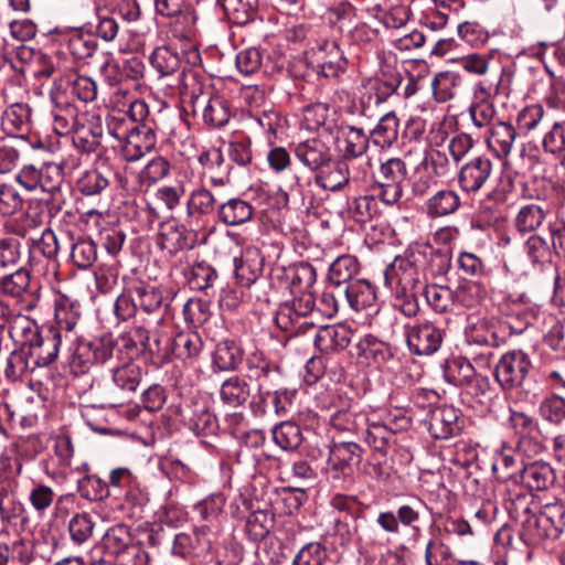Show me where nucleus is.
<instances>
[{"label":"nucleus","instance_id":"f257e3e1","mask_svg":"<svg viewBox=\"0 0 565 565\" xmlns=\"http://www.w3.org/2000/svg\"><path fill=\"white\" fill-rule=\"evenodd\" d=\"M127 116L134 122L124 127V117L111 116L108 122L109 134L125 141L124 151L129 161H136L156 148L158 134L167 128L169 111L158 105L150 106L143 99L129 102Z\"/></svg>","mask_w":565,"mask_h":565},{"label":"nucleus","instance_id":"f03ea898","mask_svg":"<svg viewBox=\"0 0 565 565\" xmlns=\"http://www.w3.org/2000/svg\"><path fill=\"white\" fill-rule=\"evenodd\" d=\"M384 280L394 297V307L407 318L415 317L419 311L418 295L426 285L418 266L408 258L396 257L386 267Z\"/></svg>","mask_w":565,"mask_h":565},{"label":"nucleus","instance_id":"7ed1b4c3","mask_svg":"<svg viewBox=\"0 0 565 565\" xmlns=\"http://www.w3.org/2000/svg\"><path fill=\"white\" fill-rule=\"evenodd\" d=\"M142 380L141 367L132 362H124L111 369V383L95 391L99 406L115 408L130 403Z\"/></svg>","mask_w":565,"mask_h":565},{"label":"nucleus","instance_id":"20e7f679","mask_svg":"<svg viewBox=\"0 0 565 565\" xmlns=\"http://www.w3.org/2000/svg\"><path fill=\"white\" fill-rule=\"evenodd\" d=\"M68 363L75 374H85L94 365H103L113 360L117 342L111 335H104L92 342H86L76 337L74 343H68Z\"/></svg>","mask_w":565,"mask_h":565},{"label":"nucleus","instance_id":"39448f33","mask_svg":"<svg viewBox=\"0 0 565 565\" xmlns=\"http://www.w3.org/2000/svg\"><path fill=\"white\" fill-rule=\"evenodd\" d=\"M565 527V508L558 503H547L537 509L520 537L526 545H537L544 540H556Z\"/></svg>","mask_w":565,"mask_h":565},{"label":"nucleus","instance_id":"423d86ee","mask_svg":"<svg viewBox=\"0 0 565 565\" xmlns=\"http://www.w3.org/2000/svg\"><path fill=\"white\" fill-rule=\"evenodd\" d=\"M532 369L527 353L516 349L505 352L494 367V380L503 392L524 388L526 377Z\"/></svg>","mask_w":565,"mask_h":565},{"label":"nucleus","instance_id":"0eeeda50","mask_svg":"<svg viewBox=\"0 0 565 565\" xmlns=\"http://www.w3.org/2000/svg\"><path fill=\"white\" fill-rule=\"evenodd\" d=\"M363 457L362 447L354 441H333L329 445L324 472L332 481L351 477Z\"/></svg>","mask_w":565,"mask_h":565},{"label":"nucleus","instance_id":"6e6552de","mask_svg":"<svg viewBox=\"0 0 565 565\" xmlns=\"http://www.w3.org/2000/svg\"><path fill=\"white\" fill-rule=\"evenodd\" d=\"M190 92L193 113L201 110L204 122L214 128L224 127L232 117V109L228 100L211 92H203L201 85L195 82Z\"/></svg>","mask_w":565,"mask_h":565},{"label":"nucleus","instance_id":"1a4fd4ad","mask_svg":"<svg viewBox=\"0 0 565 565\" xmlns=\"http://www.w3.org/2000/svg\"><path fill=\"white\" fill-rule=\"evenodd\" d=\"M156 12L171 20L172 33L179 39H191L194 35L196 15L185 0H154Z\"/></svg>","mask_w":565,"mask_h":565},{"label":"nucleus","instance_id":"9d476101","mask_svg":"<svg viewBox=\"0 0 565 565\" xmlns=\"http://www.w3.org/2000/svg\"><path fill=\"white\" fill-rule=\"evenodd\" d=\"M444 329L430 321L406 328L407 345L416 355H430L437 352L444 341Z\"/></svg>","mask_w":565,"mask_h":565},{"label":"nucleus","instance_id":"9b49d317","mask_svg":"<svg viewBox=\"0 0 565 565\" xmlns=\"http://www.w3.org/2000/svg\"><path fill=\"white\" fill-rule=\"evenodd\" d=\"M181 422L195 435H213L218 425L216 417L203 401L186 399L178 409Z\"/></svg>","mask_w":565,"mask_h":565},{"label":"nucleus","instance_id":"f8f14e48","mask_svg":"<svg viewBox=\"0 0 565 565\" xmlns=\"http://www.w3.org/2000/svg\"><path fill=\"white\" fill-rule=\"evenodd\" d=\"M249 380L256 382L258 401L250 403V409L256 416L266 415V395L270 393L274 387L281 386L285 383V376L281 367L270 361L260 367L255 369L248 373Z\"/></svg>","mask_w":565,"mask_h":565},{"label":"nucleus","instance_id":"ddd939ff","mask_svg":"<svg viewBox=\"0 0 565 565\" xmlns=\"http://www.w3.org/2000/svg\"><path fill=\"white\" fill-rule=\"evenodd\" d=\"M465 420L460 409L440 405L429 412L428 430L435 439H449L463 429Z\"/></svg>","mask_w":565,"mask_h":565},{"label":"nucleus","instance_id":"4468645a","mask_svg":"<svg viewBox=\"0 0 565 565\" xmlns=\"http://www.w3.org/2000/svg\"><path fill=\"white\" fill-rule=\"evenodd\" d=\"M212 548L211 531L207 525L196 526L192 532L174 536L172 554L182 558L205 556Z\"/></svg>","mask_w":565,"mask_h":565},{"label":"nucleus","instance_id":"2eb2a0df","mask_svg":"<svg viewBox=\"0 0 565 565\" xmlns=\"http://www.w3.org/2000/svg\"><path fill=\"white\" fill-rule=\"evenodd\" d=\"M51 100L53 104L51 110L53 130L60 136L71 134L81 120L88 116V114L78 113L77 107L70 100L65 92H51Z\"/></svg>","mask_w":565,"mask_h":565},{"label":"nucleus","instance_id":"dca6fc26","mask_svg":"<svg viewBox=\"0 0 565 565\" xmlns=\"http://www.w3.org/2000/svg\"><path fill=\"white\" fill-rule=\"evenodd\" d=\"M492 170V161L486 156L469 160L459 170V188L468 195L477 194L489 181Z\"/></svg>","mask_w":565,"mask_h":565},{"label":"nucleus","instance_id":"f3484780","mask_svg":"<svg viewBox=\"0 0 565 565\" xmlns=\"http://www.w3.org/2000/svg\"><path fill=\"white\" fill-rule=\"evenodd\" d=\"M507 424L518 437L515 443V450L518 452L530 456L531 454H539L542 450V445L531 436L536 427V423L532 416L524 412L510 408Z\"/></svg>","mask_w":565,"mask_h":565},{"label":"nucleus","instance_id":"a211bd4d","mask_svg":"<svg viewBox=\"0 0 565 565\" xmlns=\"http://www.w3.org/2000/svg\"><path fill=\"white\" fill-rule=\"evenodd\" d=\"M157 245L173 256L179 252L192 249L195 246V234L183 224L167 222L160 226Z\"/></svg>","mask_w":565,"mask_h":565},{"label":"nucleus","instance_id":"6ab92c4d","mask_svg":"<svg viewBox=\"0 0 565 565\" xmlns=\"http://www.w3.org/2000/svg\"><path fill=\"white\" fill-rule=\"evenodd\" d=\"M315 57L321 74L326 77H338L348 66V60L335 41H320L317 44Z\"/></svg>","mask_w":565,"mask_h":565},{"label":"nucleus","instance_id":"aec40b11","mask_svg":"<svg viewBox=\"0 0 565 565\" xmlns=\"http://www.w3.org/2000/svg\"><path fill=\"white\" fill-rule=\"evenodd\" d=\"M353 332L344 323L320 327L315 334V345L323 353H334L348 348Z\"/></svg>","mask_w":565,"mask_h":565},{"label":"nucleus","instance_id":"412c9836","mask_svg":"<svg viewBox=\"0 0 565 565\" xmlns=\"http://www.w3.org/2000/svg\"><path fill=\"white\" fill-rule=\"evenodd\" d=\"M294 152L296 158L311 171L322 169L331 163L332 159L330 148L319 138H311L297 143Z\"/></svg>","mask_w":565,"mask_h":565},{"label":"nucleus","instance_id":"4be33fe9","mask_svg":"<svg viewBox=\"0 0 565 565\" xmlns=\"http://www.w3.org/2000/svg\"><path fill=\"white\" fill-rule=\"evenodd\" d=\"M63 343H65V339L57 331L49 328L43 330L30 348L38 367H45L53 363L57 359Z\"/></svg>","mask_w":565,"mask_h":565},{"label":"nucleus","instance_id":"5701e85b","mask_svg":"<svg viewBox=\"0 0 565 565\" xmlns=\"http://www.w3.org/2000/svg\"><path fill=\"white\" fill-rule=\"evenodd\" d=\"M393 420L388 417L385 422L367 418L365 441L383 455L397 444V429L392 426Z\"/></svg>","mask_w":565,"mask_h":565},{"label":"nucleus","instance_id":"b1692460","mask_svg":"<svg viewBox=\"0 0 565 565\" xmlns=\"http://www.w3.org/2000/svg\"><path fill=\"white\" fill-rule=\"evenodd\" d=\"M54 317L55 324L50 326L49 329L57 331L65 339V343H74L78 337L75 332L81 317L78 306L63 299L56 303Z\"/></svg>","mask_w":565,"mask_h":565},{"label":"nucleus","instance_id":"393cba45","mask_svg":"<svg viewBox=\"0 0 565 565\" xmlns=\"http://www.w3.org/2000/svg\"><path fill=\"white\" fill-rule=\"evenodd\" d=\"M71 134L76 149L86 153L94 152L100 145L103 134L99 117L88 115Z\"/></svg>","mask_w":565,"mask_h":565},{"label":"nucleus","instance_id":"a878e982","mask_svg":"<svg viewBox=\"0 0 565 565\" xmlns=\"http://www.w3.org/2000/svg\"><path fill=\"white\" fill-rule=\"evenodd\" d=\"M465 335L468 343L484 347H499L504 341V338L499 334L495 322L487 318L470 320Z\"/></svg>","mask_w":565,"mask_h":565},{"label":"nucleus","instance_id":"bb28decb","mask_svg":"<svg viewBox=\"0 0 565 565\" xmlns=\"http://www.w3.org/2000/svg\"><path fill=\"white\" fill-rule=\"evenodd\" d=\"M254 207L241 198H231L217 206V221L226 226H239L253 218Z\"/></svg>","mask_w":565,"mask_h":565},{"label":"nucleus","instance_id":"cd10ccee","mask_svg":"<svg viewBox=\"0 0 565 565\" xmlns=\"http://www.w3.org/2000/svg\"><path fill=\"white\" fill-rule=\"evenodd\" d=\"M265 259L259 249L247 248L235 265V276L239 285L249 287L263 275Z\"/></svg>","mask_w":565,"mask_h":565},{"label":"nucleus","instance_id":"c85d7f7f","mask_svg":"<svg viewBox=\"0 0 565 565\" xmlns=\"http://www.w3.org/2000/svg\"><path fill=\"white\" fill-rule=\"evenodd\" d=\"M218 198L205 185L194 189L186 201V215L190 218H202L204 216L216 215Z\"/></svg>","mask_w":565,"mask_h":565},{"label":"nucleus","instance_id":"c756f323","mask_svg":"<svg viewBox=\"0 0 565 565\" xmlns=\"http://www.w3.org/2000/svg\"><path fill=\"white\" fill-rule=\"evenodd\" d=\"M521 481L530 490L545 491L555 482V472L545 461H534L521 469Z\"/></svg>","mask_w":565,"mask_h":565},{"label":"nucleus","instance_id":"7c9ffc66","mask_svg":"<svg viewBox=\"0 0 565 565\" xmlns=\"http://www.w3.org/2000/svg\"><path fill=\"white\" fill-rule=\"evenodd\" d=\"M487 132V146L498 158L510 154L516 138L515 128L510 122L498 121Z\"/></svg>","mask_w":565,"mask_h":565},{"label":"nucleus","instance_id":"2f4dec72","mask_svg":"<svg viewBox=\"0 0 565 565\" xmlns=\"http://www.w3.org/2000/svg\"><path fill=\"white\" fill-rule=\"evenodd\" d=\"M343 303L354 311L366 309L376 300L375 288L364 279H356L342 288Z\"/></svg>","mask_w":565,"mask_h":565},{"label":"nucleus","instance_id":"473e14b6","mask_svg":"<svg viewBox=\"0 0 565 565\" xmlns=\"http://www.w3.org/2000/svg\"><path fill=\"white\" fill-rule=\"evenodd\" d=\"M461 205L459 194L454 190H439L425 202V212L430 218L456 213Z\"/></svg>","mask_w":565,"mask_h":565},{"label":"nucleus","instance_id":"72a5a7b5","mask_svg":"<svg viewBox=\"0 0 565 565\" xmlns=\"http://www.w3.org/2000/svg\"><path fill=\"white\" fill-rule=\"evenodd\" d=\"M360 271V264L352 255L339 256L329 268L328 280L331 286L344 288L355 281L354 277Z\"/></svg>","mask_w":565,"mask_h":565},{"label":"nucleus","instance_id":"f704fd0d","mask_svg":"<svg viewBox=\"0 0 565 565\" xmlns=\"http://www.w3.org/2000/svg\"><path fill=\"white\" fill-rule=\"evenodd\" d=\"M339 138L342 139L341 151L344 159H355L363 156L370 142V137L362 128L355 126H342L339 129Z\"/></svg>","mask_w":565,"mask_h":565},{"label":"nucleus","instance_id":"c9c22d12","mask_svg":"<svg viewBox=\"0 0 565 565\" xmlns=\"http://www.w3.org/2000/svg\"><path fill=\"white\" fill-rule=\"evenodd\" d=\"M42 332L43 331L40 330L35 320L24 315H17L11 320V326L9 328L10 338L13 340L15 345L18 348L25 349L32 348V344Z\"/></svg>","mask_w":565,"mask_h":565},{"label":"nucleus","instance_id":"e433bc0d","mask_svg":"<svg viewBox=\"0 0 565 565\" xmlns=\"http://www.w3.org/2000/svg\"><path fill=\"white\" fill-rule=\"evenodd\" d=\"M505 508L511 519L520 524V531H525L539 509V504L531 494L514 493L507 501Z\"/></svg>","mask_w":565,"mask_h":565},{"label":"nucleus","instance_id":"4c0bfd02","mask_svg":"<svg viewBox=\"0 0 565 565\" xmlns=\"http://www.w3.org/2000/svg\"><path fill=\"white\" fill-rule=\"evenodd\" d=\"M350 181L349 167L344 161H332L320 169L316 183L329 191H339Z\"/></svg>","mask_w":565,"mask_h":565},{"label":"nucleus","instance_id":"58836bf2","mask_svg":"<svg viewBox=\"0 0 565 565\" xmlns=\"http://www.w3.org/2000/svg\"><path fill=\"white\" fill-rule=\"evenodd\" d=\"M249 396L250 385L246 379L239 375H232L221 384V401L231 407L243 405Z\"/></svg>","mask_w":565,"mask_h":565},{"label":"nucleus","instance_id":"ea45409f","mask_svg":"<svg viewBox=\"0 0 565 565\" xmlns=\"http://www.w3.org/2000/svg\"><path fill=\"white\" fill-rule=\"evenodd\" d=\"M36 369L38 365L33 359L32 351L17 347L8 358L4 374L7 379L18 381Z\"/></svg>","mask_w":565,"mask_h":565},{"label":"nucleus","instance_id":"a19ab883","mask_svg":"<svg viewBox=\"0 0 565 565\" xmlns=\"http://www.w3.org/2000/svg\"><path fill=\"white\" fill-rule=\"evenodd\" d=\"M24 508L18 498L15 484L9 479L0 480V518L10 522L19 518Z\"/></svg>","mask_w":565,"mask_h":565},{"label":"nucleus","instance_id":"79ce46f5","mask_svg":"<svg viewBox=\"0 0 565 565\" xmlns=\"http://www.w3.org/2000/svg\"><path fill=\"white\" fill-rule=\"evenodd\" d=\"M386 348L372 334H365L350 349V354L362 363L379 362L385 359Z\"/></svg>","mask_w":565,"mask_h":565},{"label":"nucleus","instance_id":"37998d69","mask_svg":"<svg viewBox=\"0 0 565 565\" xmlns=\"http://www.w3.org/2000/svg\"><path fill=\"white\" fill-rule=\"evenodd\" d=\"M137 303V309L146 313L157 312L163 305L162 291L156 287L142 281L131 285Z\"/></svg>","mask_w":565,"mask_h":565},{"label":"nucleus","instance_id":"c03bdc74","mask_svg":"<svg viewBox=\"0 0 565 565\" xmlns=\"http://www.w3.org/2000/svg\"><path fill=\"white\" fill-rule=\"evenodd\" d=\"M426 508L427 505L422 499L415 498L411 502L398 505L396 510L397 522H399L401 526L412 530V537L414 541H418L422 536V529L419 527L418 522L423 510Z\"/></svg>","mask_w":565,"mask_h":565},{"label":"nucleus","instance_id":"a18cd8bd","mask_svg":"<svg viewBox=\"0 0 565 565\" xmlns=\"http://www.w3.org/2000/svg\"><path fill=\"white\" fill-rule=\"evenodd\" d=\"M202 345V340L196 332H178L172 337L171 358L174 356L181 361L198 358Z\"/></svg>","mask_w":565,"mask_h":565},{"label":"nucleus","instance_id":"49530a36","mask_svg":"<svg viewBox=\"0 0 565 565\" xmlns=\"http://www.w3.org/2000/svg\"><path fill=\"white\" fill-rule=\"evenodd\" d=\"M135 541L128 526L124 524H116L108 529L102 539V546L104 551L116 558L120 553L128 548Z\"/></svg>","mask_w":565,"mask_h":565},{"label":"nucleus","instance_id":"de8ad7c7","mask_svg":"<svg viewBox=\"0 0 565 565\" xmlns=\"http://www.w3.org/2000/svg\"><path fill=\"white\" fill-rule=\"evenodd\" d=\"M446 376L455 385H465L475 382L478 387L488 386V380L476 375L472 364L463 359H455L448 365Z\"/></svg>","mask_w":565,"mask_h":565},{"label":"nucleus","instance_id":"09e8293b","mask_svg":"<svg viewBox=\"0 0 565 565\" xmlns=\"http://www.w3.org/2000/svg\"><path fill=\"white\" fill-rule=\"evenodd\" d=\"M172 335L163 328L152 330L148 354L153 364L162 366L171 361Z\"/></svg>","mask_w":565,"mask_h":565},{"label":"nucleus","instance_id":"8fccbe9b","mask_svg":"<svg viewBox=\"0 0 565 565\" xmlns=\"http://www.w3.org/2000/svg\"><path fill=\"white\" fill-rule=\"evenodd\" d=\"M547 214L548 210L540 204H526L515 216V227L521 233L534 232L541 227Z\"/></svg>","mask_w":565,"mask_h":565},{"label":"nucleus","instance_id":"3c124183","mask_svg":"<svg viewBox=\"0 0 565 565\" xmlns=\"http://www.w3.org/2000/svg\"><path fill=\"white\" fill-rule=\"evenodd\" d=\"M76 490L82 499L89 502L103 501L110 495L107 482L97 475L86 473L78 479Z\"/></svg>","mask_w":565,"mask_h":565},{"label":"nucleus","instance_id":"603ef678","mask_svg":"<svg viewBox=\"0 0 565 565\" xmlns=\"http://www.w3.org/2000/svg\"><path fill=\"white\" fill-rule=\"evenodd\" d=\"M222 6L234 24L245 25L255 19L258 0H222Z\"/></svg>","mask_w":565,"mask_h":565},{"label":"nucleus","instance_id":"864d4df0","mask_svg":"<svg viewBox=\"0 0 565 565\" xmlns=\"http://www.w3.org/2000/svg\"><path fill=\"white\" fill-rule=\"evenodd\" d=\"M398 127L399 124L395 113L385 114L371 131L373 142L382 148L392 146L397 140Z\"/></svg>","mask_w":565,"mask_h":565},{"label":"nucleus","instance_id":"5fc2aeb1","mask_svg":"<svg viewBox=\"0 0 565 565\" xmlns=\"http://www.w3.org/2000/svg\"><path fill=\"white\" fill-rule=\"evenodd\" d=\"M66 47L71 55L76 60H87L94 57L97 52V42L89 33L81 31L72 32L67 35Z\"/></svg>","mask_w":565,"mask_h":565},{"label":"nucleus","instance_id":"6e6d98bb","mask_svg":"<svg viewBox=\"0 0 565 565\" xmlns=\"http://www.w3.org/2000/svg\"><path fill=\"white\" fill-rule=\"evenodd\" d=\"M461 85V76L455 72L438 73L433 82L431 88L435 99L438 103H446L452 99Z\"/></svg>","mask_w":565,"mask_h":565},{"label":"nucleus","instance_id":"4d7b16f0","mask_svg":"<svg viewBox=\"0 0 565 565\" xmlns=\"http://www.w3.org/2000/svg\"><path fill=\"white\" fill-rule=\"evenodd\" d=\"M402 84L399 73L382 71L375 78L369 81L371 90L375 95V103L386 102Z\"/></svg>","mask_w":565,"mask_h":565},{"label":"nucleus","instance_id":"13d9d810","mask_svg":"<svg viewBox=\"0 0 565 565\" xmlns=\"http://www.w3.org/2000/svg\"><path fill=\"white\" fill-rule=\"evenodd\" d=\"M243 360V351L234 341L225 340L220 342L214 352V364L221 371H233L237 369Z\"/></svg>","mask_w":565,"mask_h":565},{"label":"nucleus","instance_id":"bf43d9fd","mask_svg":"<svg viewBox=\"0 0 565 565\" xmlns=\"http://www.w3.org/2000/svg\"><path fill=\"white\" fill-rule=\"evenodd\" d=\"M273 439L282 450H296L302 443V431L294 422H281L273 429Z\"/></svg>","mask_w":565,"mask_h":565},{"label":"nucleus","instance_id":"052dcab7","mask_svg":"<svg viewBox=\"0 0 565 565\" xmlns=\"http://www.w3.org/2000/svg\"><path fill=\"white\" fill-rule=\"evenodd\" d=\"M95 521L88 512L74 513L67 523V531L73 543L82 545L94 534Z\"/></svg>","mask_w":565,"mask_h":565},{"label":"nucleus","instance_id":"680f3d73","mask_svg":"<svg viewBox=\"0 0 565 565\" xmlns=\"http://www.w3.org/2000/svg\"><path fill=\"white\" fill-rule=\"evenodd\" d=\"M171 164L164 157L152 158L139 172L138 182L141 186L150 188L170 174Z\"/></svg>","mask_w":565,"mask_h":565},{"label":"nucleus","instance_id":"e2e57ef3","mask_svg":"<svg viewBox=\"0 0 565 565\" xmlns=\"http://www.w3.org/2000/svg\"><path fill=\"white\" fill-rule=\"evenodd\" d=\"M71 260L79 269L90 268L97 260V245L87 237H79L71 248Z\"/></svg>","mask_w":565,"mask_h":565},{"label":"nucleus","instance_id":"0e129e2a","mask_svg":"<svg viewBox=\"0 0 565 565\" xmlns=\"http://www.w3.org/2000/svg\"><path fill=\"white\" fill-rule=\"evenodd\" d=\"M31 276L25 268L0 278V294L13 298L22 297L30 288Z\"/></svg>","mask_w":565,"mask_h":565},{"label":"nucleus","instance_id":"69168bd1","mask_svg":"<svg viewBox=\"0 0 565 565\" xmlns=\"http://www.w3.org/2000/svg\"><path fill=\"white\" fill-rule=\"evenodd\" d=\"M152 67L160 76H169L175 73L181 66V60L178 52L169 46H159L154 49L150 56Z\"/></svg>","mask_w":565,"mask_h":565},{"label":"nucleus","instance_id":"338daca9","mask_svg":"<svg viewBox=\"0 0 565 565\" xmlns=\"http://www.w3.org/2000/svg\"><path fill=\"white\" fill-rule=\"evenodd\" d=\"M296 391H290L281 386L274 387L268 395H266V414L273 412L276 416L285 417L289 414L292 407Z\"/></svg>","mask_w":565,"mask_h":565},{"label":"nucleus","instance_id":"774afa93","mask_svg":"<svg viewBox=\"0 0 565 565\" xmlns=\"http://www.w3.org/2000/svg\"><path fill=\"white\" fill-rule=\"evenodd\" d=\"M539 414L545 422L561 425L565 420V398L558 394H551L542 399Z\"/></svg>","mask_w":565,"mask_h":565}]
</instances>
